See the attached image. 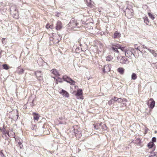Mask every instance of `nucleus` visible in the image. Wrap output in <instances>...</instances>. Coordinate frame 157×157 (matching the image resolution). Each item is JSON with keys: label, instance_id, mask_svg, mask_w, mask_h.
I'll use <instances>...</instances> for the list:
<instances>
[{"label": "nucleus", "instance_id": "obj_26", "mask_svg": "<svg viewBox=\"0 0 157 157\" xmlns=\"http://www.w3.org/2000/svg\"><path fill=\"white\" fill-rule=\"evenodd\" d=\"M121 36V34L117 32L114 33L113 37L114 38H118Z\"/></svg>", "mask_w": 157, "mask_h": 157}, {"label": "nucleus", "instance_id": "obj_51", "mask_svg": "<svg viewBox=\"0 0 157 157\" xmlns=\"http://www.w3.org/2000/svg\"><path fill=\"white\" fill-rule=\"evenodd\" d=\"M156 68L157 69V65H156Z\"/></svg>", "mask_w": 157, "mask_h": 157}, {"label": "nucleus", "instance_id": "obj_47", "mask_svg": "<svg viewBox=\"0 0 157 157\" xmlns=\"http://www.w3.org/2000/svg\"><path fill=\"white\" fill-rule=\"evenodd\" d=\"M57 41H56V42L57 43L59 42V41H60V40H59V39H58V38H57Z\"/></svg>", "mask_w": 157, "mask_h": 157}, {"label": "nucleus", "instance_id": "obj_38", "mask_svg": "<svg viewBox=\"0 0 157 157\" xmlns=\"http://www.w3.org/2000/svg\"><path fill=\"white\" fill-rule=\"evenodd\" d=\"M123 101L122 99L121 98H119L117 99V101H118V102H122Z\"/></svg>", "mask_w": 157, "mask_h": 157}, {"label": "nucleus", "instance_id": "obj_6", "mask_svg": "<svg viewBox=\"0 0 157 157\" xmlns=\"http://www.w3.org/2000/svg\"><path fill=\"white\" fill-rule=\"evenodd\" d=\"M62 28V25L61 22L58 21L57 22L56 29L57 30H60Z\"/></svg>", "mask_w": 157, "mask_h": 157}, {"label": "nucleus", "instance_id": "obj_8", "mask_svg": "<svg viewBox=\"0 0 157 157\" xmlns=\"http://www.w3.org/2000/svg\"><path fill=\"white\" fill-rule=\"evenodd\" d=\"M86 3L87 6L92 8L94 6V2L91 0H86Z\"/></svg>", "mask_w": 157, "mask_h": 157}, {"label": "nucleus", "instance_id": "obj_46", "mask_svg": "<svg viewBox=\"0 0 157 157\" xmlns=\"http://www.w3.org/2000/svg\"><path fill=\"white\" fill-rule=\"evenodd\" d=\"M123 105H124V108L122 109H125L126 108V105L125 104H124V103L123 104Z\"/></svg>", "mask_w": 157, "mask_h": 157}, {"label": "nucleus", "instance_id": "obj_49", "mask_svg": "<svg viewBox=\"0 0 157 157\" xmlns=\"http://www.w3.org/2000/svg\"><path fill=\"white\" fill-rule=\"evenodd\" d=\"M1 155L2 156V155H3V154L2 153V154Z\"/></svg>", "mask_w": 157, "mask_h": 157}, {"label": "nucleus", "instance_id": "obj_48", "mask_svg": "<svg viewBox=\"0 0 157 157\" xmlns=\"http://www.w3.org/2000/svg\"><path fill=\"white\" fill-rule=\"evenodd\" d=\"M50 26H51V29H52V27H53V25H50Z\"/></svg>", "mask_w": 157, "mask_h": 157}, {"label": "nucleus", "instance_id": "obj_10", "mask_svg": "<svg viewBox=\"0 0 157 157\" xmlns=\"http://www.w3.org/2000/svg\"><path fill=\"white\" fill-rule=\"evenodd\" d=\"M120 62L122 64H127L128 63L127 59L125 57L123 56L120 60Z\"/></svg>", "mask_w": 157, "mask_h": 157}, {"label": "nucleus", "instance_id": "obj_17", "mask_svg": "<svg viewBox=\"0 0 157 157\" xmlns=\"http://www.w3.org/2000/svg\"><path fill=\"white\" fill-rule=\"evenodd\" d=\"M5 133H7L10 137H15V136L14 133L12 131H9L8 132H6Z\"/></svg>", "mask_w": 157, "mask_h": 157}, {"label": "nucleus", "instance_id": "obj_32", "mask_svg": "<svg viewBox=\"0 0 157 157\" xmlns=\"http://www.w3.org/2000/svg\"><path fill=\"white\" fill-rule=\"evenodd\" d=\"M113 98H112V99H111L108 102V104L110 105H112V103H113Z\"/></svg>", "mask_w": 157, "mask_h": 157}, {"label": "nucleus", "instance_id": "obj_29", "mask_svg": "<svg viewBox=\"0 0 157 157\" xmlns=\"http://www.w3.org/2000/svg\"><path fill=\"white\" fill-rule=\"evenodd\" d=\"M120 49L123 52H125L127 51V50L128 49L127 47H121V48H120Z\"/></svg>", "mask_w": 157, "mask_h": 157}, {"label": "nucleus", "instance_id": "obj_18", "mask_svg": "<svg viewBox=\"0 0 157 157\" xmlns=\"http://www.w3.org/2000/svg\"><path fill=\"white\" fill-rule=\"evenodd\" d=\"M33 118L35 120L38 121L39 119V116L38 113H33Z\"/></svg>", "mask_w": 157, "mask_h": 157}, {"label": "nucleus", "instance_id": "obj_28", "mask_svg": "<svg viewBox=\"0 0 157 157\" xmlns=\"http://www.w3.org/2000/svg\"><path fill=\"white\" fill-rule=\"evenodd\" d=\"M132 79V80H135L137 78V76L136 74L135 73H133L131 76Z\"/></svg>", "mask_w": 157, "mask_h": 157}, {"label": "nucleus", "instance_id": "obj_3", "mask_svg": "<svg viewBox=\"0 0 157 157\" xmlns=\"http://www.w3.org/2000/svg\"><path fill=\"white\" fill-rule=\"evenodd\" d=\"M63 79L67 82L71 83V84L74 85L75 82L73 81L72 79L68 77L67 76L65 75L63 77Z\"/></svg>", "mask_w": 157, "mask_h": 157}, {"label": "nucleus", "instance_id": "obj_21", "mask_svg": "<svg viewBox=\"0 0 157 157\" xmlns=\"http://www.w3.org/2000/svg\"><path fill=\"white\" fill-rule=\"evenodd\" d=\"M78 133L75 132V136L77 138H79L81 137L82 134L81 131H77Z\"/></svg>", "mask_w": 157, "mask_h": 157}, {"label": "nucleus", "instance_id": "obj_43", "mask_svg": "<svg viewBox=\"0 0 157 157\" xmlns=\"http://www.w3.org/2000/svg\"><path fill=\"white\" fill-rule=\"evenodd\" d=\"M74 132L75 133V132H76L78 133V132L77 131H79L77 129H74Z\"/></svg>", "mask_w": 157, "mask_h": 157}, {"label": "nucleus", "instance_id": "obj_20", "mask_svg": "<svg viewBox=\"0 0 157 157\" xmlns=\"http://www.w3.org/2000/svg\"><path fill=\"white\" fill-rule=\"evenodd\" d=\"M148 50L153 55L155 56L156 57L157 56V54L153 50L150 49V48H148Z\"/></svg>", "mask_w": 157, "mask_h": 157}, {"label": "nucleus", "instance_id": "obj_24", "mask_svg": "<svg viewBox=\"0 0 157 157\" xmlns=\"http://www.w3.org/2000/svg\"><path fill=\"white\" fill-rule=\"evenodd\" d=\"M143 18L144 19V22L146 23V24L148 25L149 21L148 18L147 17H144Z\"/></svg>", "mask_w": 157, "mask_h": 157}, {"label": "nucleus", "instance_id": "obj_27", "mask_svg": "<svg viewBox=\"0 0 157 157\" xmlns=\"http://www.w3.org/2000/svg\"><path fill=\"white\" fill-rule=\"evenodd\" d=\"M39 127H37V126L36 125H33L32 127V130H33V131H34V132H35L36 131V130L37 129L38 130V129H39Z\"/></svg>", "mask_w": 157, "mask_h": 157}, {"label": "nucleus", "instance_id": "obj_11", "mask_svg": "<svg viewBox=\"0 0 157 157\" xmlns=\"http://www.w3.org/2000/svg\"><path fill=\"white\" fill-rule=\"evenodd\" d=\"M60 93L64 97L68 98L69 96V94L68 93L64 90L62 89L61 91L60 92Z\"/></svg>", "mask_w": 157, "mask_h": 157}, {"label": "nucleus", "instance_id": "obj_40", "mask_svg": "<svg viewBox=\"0 0 157 157\" xmlns=\"http://www.w3.org/2000/svg\"><path fill=\"white\" fill-rule=\"evenodd\" d=\"M46 28H47V29H48L49 28H51V26L49 25L48 24H47L46 25Z\"/></svg>", "mask_w": 157, "mask_h": 157}, {"label": "nucleus", "instance_id": "obj_45", "mask_svg": "<svg viewBox=\"0 0 157 157\" xmlns=\"http://www.w3.org/2000/svg\"><path fill=\"white\" fill-rule=\"evenodd\" d=\"M143 48H145V49H147L148 50V48H147V47L146 46H145L144 45H143Z\"/></svg>", "mask_w": 157, "mask_h": 157}, {"label": "nucleus", "instance_id": "obj_33", "mask_svg": "<svg viewBox=\"0 0 157 157\" xmlns=\"http://www.w3.org/2000/svg\"><path fill=\"white\" fill-rule=\"evenodd\" d=\"M148 15L149 17L152 19V20H154L155 18V17L152 14L150 13H148Z\"/></svg>", "mask_w": 157, "mask_h": 157}, {"label": "nucleus", "instance_id": "obj_22", "mask_svg": "<svg viewBox=\"0 0 157 157\" xmlns=\"http://www.w3.org/2000/svg\"><path fill=\"white\" fill-rule=\"evenodd\" d=\"M51 72L54 75L57 76L59 75L58 72L56 69H53L51 71Z\"/></svg>", "mask_w": 157, "mask_h": 157}, {"label": "nucleus", "instance_id": "obj_4", "mask_svg": "<svg viewBox=\"0 0 157 157\" xmlns=\"http://www.w3.org/2000/svg\"><path fill=\"white\" fill-rule=\"evenodd\" d=\"M147 104L151 109H153L155 105V101L153 99L151 98L147 102Z\"/></svg>", "mask_w": 157, "mask_h": 157}, {"label": "nucleus", "instance_id": "obj_50", "mask_svg": "<svg viewBox=\"0 0 157 157\" xmlns=\"http://www.w3.org/2000/svg\"><path fill=\"white\" fill-rule=\"evenodd\" d=\"M47 131H48V132H49V131H48V130H47Z\"/></svg>", "mask_w": 157, "mask_h": 157}, {"label": "nucleus", "instance_id": "obj_36", "mask_svg": "<svg viewBox=\"0 0 157 157\" xmlns=\"http://www.w3.org/2000/svg\"><path fill=\"white\" fill-rule=\"evenodd\" d=\"M156 154L154 153H151V155H150L148 157H155Z\"/></svg>", "mask_w": 157, "mask_h": 157}, {"label": "nucleus", "instance_id": "obj_5", "mask_svg": "<svg viewBox=\"0 0 157 157\" xmlns=\"http://www.w3.org/2000/svg\"><path fill=\"white\" fill-rule=\"evenodd\" d=\"M35 74L39 80H42L43 79V75L41 71H37L35 72Z\"/></svg>", "mask_w": 157, "mask_h": 157}, {"label": "nucleus", "instance_id": "obj_12", "mask_svg": "<svg viewBox=\"0 0 157 157\" xmlns=\"http://www.w3.org/2000/svg\"><path fill=\"white\" fill-rule=\"evenodd\" d=\"M110 67L109 65H106L104 66L103 71L104 72H107L110 71Z\"/></svg>", "mask_w": 157, "mask_h": 157}, {"label": "nucleus", "instance_id": "obj_19", "mask_svg": "<svg viewBox=\"0 0 157 157\" xmlns=\"http://www.w3.org/2000/svg\"><path fill=\"white\" fill-rule=\"evenodd\" d=\"M112 50L114 52H116L118 54V56H119V52L118 50V48H117L115 47L114 46H112L111 47Z\"/></svg>", "mask_w": 157, "mask_h": 157}, {"label": "nucleus", "instance_id": "obj_2", "mask_svg": "<svg viewBox=\"0 0 157 157\" xmlns=\"http://www.w3.org/2000/svg\"><path fill=\"white\" fill-rule=\"evenodd\" d=\"M39 129L36 130L35 132L37 135H41L42 134L45 135L48 134L44 132V126L39 127Z\"/></svg>", "mask_w": 157, "mask_h": 157}, {"label": "nucleus", "instance_id": "obj_1", "mask_svg": "<svg viewBox=\"0 0 157 157\" xmlns=\"http://www.w3.org/2000/svg\"><path fill=\"white\" fill-rule=\"evenodd\" d=\"M133 10L131 8H127L124 11L125 15L128 18H131L133 16Z\"/></svg>", "mask_w": 157, "mask_h": 157}, {"label": "nucleus", "instance_id": "obj_30", "mask_svg": "<svg viewBox=\"0 0 157 157\" xmlns=\"http://www.w3.org/2000/svg\"><path fill=\"white\" fill-rule=\"evenodd\" d=\"M113 57L110 55H109L106 57V60L108 61H110L113 59Z\"/></svg>", "mask_w": 157, "mask_h": 157}, {"label": "nucleus", "instance_id": "obj_16", "mask_svg": "<svg viewBox=\"0 0 157 157\" xmlns=\"http://www.w3.org/2000/svg\"><path fill=\"white\" fill-rule=\"evenodd\" d=\"M147 146L149 148H153V150H154L155 148V146L153 142H150L148 144Z\"/></svg>", "mask_w": 157, "mask_h": 157}, {"label": "nucleus", "instance_id": "obj_31", "mask_svg": "<svg viewBox=\"0 0 157 157\" xmlns=\"http://www.w3.org/2000/svg\"><path fill=\"white\" fill-rule=\"evenodd\" d=\"M113 46H114L115 47L117 48L120 49V48H121V45L118 44H113L112 45Z\"/></svg>", "mask_w": 157, "mask_h": 157}, {"label": "nucleus", "instance_id": "obj_14", "mask_svg": "<svg viewBox=\"0 0 157 157\" xmlns=\"http://www.w3.org/2000/svg\"><path fill=\"white\" fill-rule=\"evenodd\" d=\"M16 72L19 74H22L24 73V70L21 67V66H19L17 68Z\"/></svg>", "mask_w": 157, "mask_h": 157}, {"label": "nucleus", "instance_id": "obj_23", "mask_svg": "<svg viewBox=\"0 0 157 157\" xmlns=\"http://www.w3.org/2000/svg\"><path fill=\"white\" fill-rule=\"evenodd\" d=\"M17 10V9L16 8V7L15 6V5L12 6L10 7V13L13 12L14 11H15Z\"/></svg>", "mask_w": 157, "mask_h": 157}, {"label": "nucleus", "instance_id": "obj_41", "mask_svg": "<svg viewBox=\"0 0 157 157\" xmlns=\"http://www.w3.org/2000/svg\"><path fill=\"white\" fill-rule=\"evenodd\" d=\"M141 49H142V48H139V47H137V48H136V50H138L140 52H141L140 50H141Z\"/></svg>", "mask_w": 157, "mask_h": 157}, {"label": "nucleus", "instance_id": "obj_15", "mask_svg": "<svg viewBox=\"0 0 157 157\" xmlns=\"http://www.w3.org/2000/svg\"><path fill=\"white\" fill-rule=\"evenodd\" d=\"M125 56L128 57H131L132 55H134L132 52L129 51V49H128L125 53Z\"/></svg>", "mask_w": 157, "mask_h": 157}, {"label": "nucleus", "instance_id": "obj_25", "mask_svg": "<svg viewBox=\"0 0 157 157\" xmlns=\"http://www.w3.org/2000/svg\"><path fill=\"white\" fill-rule=\"evenodd\" d=\"M124 69L123 68L120 67L118 69V71L121 74H123L124 73Z\"/></svg>", "mask_w": 157, "mask_h": 157}, {"label": "nucleus", "instance_id": "obj_34", "mask_svg": "<svg viewBox=\"0 0 157 157\" xmlns=\"http://www.w3.org/2000/svg\"><path fill=\"white\" fill-rule=\"evenodd\" d=\"M2 67L3 69L6 70H7L9 68L8 66L6 64H3L2 65Z\"/></svg>", "mask_w": 157, "mask_h": 157}, {"label": "nucleus", "instance_id": "obj_39", "mask_svg": "<svg viewBox=\"0 0 157 157\" xmlns=\"http://www.w3.org/2000/svg\"><path fill=\"white\" fill-rule=\"evenodd\" d=\"M152 141L151 142H155L156 141V138L155 137H153L152 138Z\"/></svg>", "mask_w": 157, "mask_h": 157}, {"label": "nucleus", "instance_id": "obj_13", "mask_svg": "<svg viewBox=\"0 0 157 157\" xmlns=\"http://www.w3.org/2000/svg\"><path fill=\"white\" fill-rule=\"evenodd\" d=\"M82 89H79L78 90L76 94H75V96L77 97L78 99H81V98L79 97L82 94Z\"/></svg>", "mask_w": 157, "mask_h": 157}, {"label": "nucleus", "instance_id": "obj_7", "mask_svg": "<svg viewBox=\"0 0 157 157\" xmlns=\"http://www.w3.org/2000/svg\"><path fill=\"white\" fill-rule=\"evenodd\" d=\"M68 25L70 26H71L72 28H74L77 26L78 23H77L75 20H72L71 21Z\"/></svg>", "mask_w": 157, "mask_h": 157}, {"label": "nucleus", "instance_id": "obj_35", "mask_svg": "<svg viewBox=\"0 0 157 157\" xmlns=\"http://www.w3.org/2000/svg\"><path fill=\"white\" fill-rule=\"evenodd\" d=\"M18 145L19 146L20 149L22 148L23 147L22 144L21 142H18Z\"/></svg>", "mask_w": 157, "mask_h": 157}, {"label": "nucleus", "instance_id": "obj_44", "mask_svg": "<svg viewBox=\"0 0 157 157\" xmlns=\"http://www.w3.org/2000/svg\"><path fill=\"white\" fill-rule=\"evenodd\" d=\"M113 98V101H117V99H118V98L117 97H114V98Z\"/></svg>", "mask_w": 157, "mask_h": 157}, {"label": "nucleus", "instance_id": "obj_37", "mask_svg": "<svg viewBox=\"0 0 157 157\" xmlns=\"http://www.w3.org/2000/svg\"><path fill=\"white\" fill-rule=\"evenodd\" d=\"M63 80L60 78H58V79L56 80V81L57 82H62Z\"/></svg>", "mask_w": 157, "mask_h": 157}, {"label": "nucleus", "instance_id": "obj_42", "mask_svg": "<svg viewBox=\"0 0 157 157\" xmlns=\"http://www.w3.org/2000/svg\"><path fill=\"white\" fill-rule=\"evenodd\" d=\"M5 38H3L2 39V43L3 44H6L5 42H4V41L5 40Z\"/></svg>", "mask_w": 157, "mask_h": 157}, {"label": "nucleus", "instance_id": "obj_9", "mask_svg": "<svg viewBox=\"0 0 157 157\" xmlns=\"http://www.w3.org/2000/svg\"><path fill=\"white\" fill-rule=\"evenodd\" d=\"M11 14L12 15L13 17L15 19H17L18 18V12L17 10L11 13Z\"/></svg>", "mask_w": 157, "mask_h": 157}]
</instances>
